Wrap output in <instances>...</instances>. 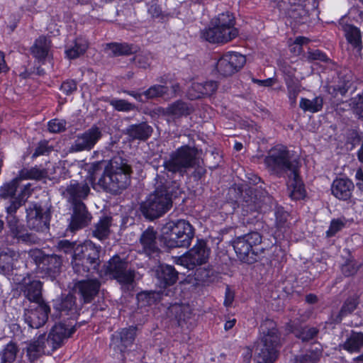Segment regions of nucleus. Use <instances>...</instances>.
Listing matches in <instances>:
<instances>
[{
    "label": "nucleus",
    "mask_w": 363,
    "mask_h": 363,
    "mask_svg": "<svg viewBox=\"0 0 363 363\" xmlns=\"http://www.w3.org/2000/svg\"><path fill=\"white\" fill-rule=\"evenodd\" d=\"M101 246H96L91 241L78 245L71 261L74 272L82 277L98 272L101 264Z\"/></svg>",
    "instance_id": "39448f33"
},
{
    "label": "nucleus",
    "mask_w": 363,
    "mask_h": 363,
    "mask_svg": "<svg viewBox=\"0 0 363 363\" xmlns=\"http://www.w3.org/2000/svg\"><path fill=\"white\" fill-rule=\"evenodd\" d=\"M262 235L257 231H251L238 236L233 241V246L238 259L242 262L253 264L263 256L264 249L260 247Z\"/></svg>",
    "instance_id": "6e6552de"
},
{
    "label": "nucleus",
    "mask_w": 363,
    "mask_h": 363,
    "mask_svg": "<svg viewBox=\"0 0 363 363\" xmlns=\"http://www.w3.org/2000/svg\"><path fill=\"white\" fill-rule=\"evenodd\" d=\"M104 267L106 274L122 285H130L134 281L135 270L129 268L128 263L118 255L113 256Z\"/></svg>",
    "instance_id": "9d476101"
},
{
    "label": "nucleus",
    "mask_w": 363,
    "mask_h": 363,
    "mask_svg": "<svg viewBox=\"0 0 363 363\" xmlns=\"http://www.w3.org/2000/svg\"><path fill=\"white\" fill-rule=\"evenodd\" d=\"M195 279L202 284H208L213 281L214 272L211 269L200 267L196 270Z\"/></svg>",
    "instance_id": "3c124183"
},
{
    "label": "nucleus",
    "mask_w": 363,
    "mask_h": 363,
    "mask_svg": "<svg viewBox=\"0 0 363 363\" xmlns=\"http://www.w3.org/2000/svg\"><path fill=\"white\" fill-rule=\"evenodd\" d=\"M109 104L118 111L128 112L136 108V106L128 102L125 99H113L109 101Z\"/></svg>",
    "instance_id": "6e6d98bb"
},
{
    "label": "nucleus",
    "mask_w": 363,
    "mask_h": 363,
    "mask_svg": "<svg viewBox=\"0 0 363 363\" xmlns=\"http://www.w3.org/2000/svg\"><path fill=\"white\" fill-rule=\"evenodd\" d=\"M322 355L320 349H315L307 352L304 354L296 357V363H318Z\"/></svg>",
    "instance_id": "8fccbe9b"
},
{
    "label": "nucleus",
    "mask_w": 363,
    "mask_h": 363,
    "mask_svg": "<svg viewBox=\"0 0 363 363\" xmlns=\"http://www.w3.org/2000/svg\"><path fill=\"white\" fill-rule=\"evenodd\" d=\"M60 89L66 95L72 94L77 90V83L72 79L65 81L62 84Z\"/></svg>",
    "instance_id": "338daca9"
},
{
    "label": "nucleus",
    "mask_w": 363,
    "mask_h": 363,
    "mask_svg": "<svg viewBox=\"0 0 363 363\" xmlns=\"http://www.w3.org/2000/svg\"><path fill=\"white\" fill-rule=\"evenodd\" d=\"M342 28L348 43H350L353 48L356 49L357 52H360L362 49V33L360 30L352 24L342 25Z\"/></svg>",
    "instance_id": "473e14b6"
},
{
    "label": "nucleus",
    "mask_w": 363,
    "mask_h": 363,
    "mask_svg": "<svg viewBox=\"0 0 363 363\" xmlns=\"http://www.w3.org/2000/svg\"><path fill=\"white\" fill-rule=\"evenodd\" d=\"M358 270V267L354 261H348L341 267V271L345 277L352 276Z\"/></svg>",
    "instance_id": "0e129e2a"
},
{
    "label": "nucleus",
    "mask_w": 363,
    "mask_h": 363,
    "mask_svg": "<svg viewBox=\"0 0 363 363\" xmlns=\"http://www.w3.org/2000/svg\"><path fill=\"white\" fill-rule=\"evenodd\" d=\"M237 202L247 212L257 211L260 208V204L255 196L253 195V190L250 188L245 189L240 191V196Z\"/></svg>",
    "instance_id": "2f4dec72"
},
{
    "label": "nucleus",
    "mask_w": 363,
    "mask_h": 363,
    "mask_svg": "<svg viewBox=\"0 0 363 363\" xmlns=\"http://www.w3.org/2000/svg\"><path fill=\"white\" fill-rule=\"evenodd\" d=\"M349 105L355 116L363 121V94H358L351 98L349 101Z\"/></svg>",
    "instance_id": "864d4df0"
},
{
    "label": "nucleus",
    "mask_w": 363,
    "mask_h": 363,
    "mask_svg": "<svg viewBox=\"0 0 363 363\" xmlns=\"http://www.w3.org/2000/svg\"><path fill=\"white\" fill-rule=\"evenodd\" d=\"M162 240L169 249L190 246L194 237V228L186 220H169L162 228Z\"/></svg>",
    "instance_id": "423d86ee"
},
{
    "label": "nucleus",
    "mask_w": 363,
    "mask_h": 363,
    "mask_svg": "<svg viewBox=\"0 0 363 363\" xmlns=\"http://www.w3.org/2000/svg\"><path fill=\"white\" fill-rule=\"evenodd\" d=\"M156 277L160 287L166 288L177 281L179 272L172 265L160 264L156 269Z\"/></svg>",
    "instance_id": "b1692460"
},
{
    "label": "nucleus",
    "mask_w": 363,
    "mask_h": 363,
    "mask_svg": "<svg viewBox=\"0 0 363 363\" xmlns=\"http://www.w3.org/2000/svg\"><path fill=\"white\" fill-rule=\"evenodd\" d=\"M112 218L109 216H103L96 224L95 229L93 230V235L100 240L108 238L110 233V227L111 225Z\"/></svg>",
    "instance_id": "58836bf2"
},
{
    "label": "nucleus",
    "mask_w": 363,
    "mask_h": 363,
    "mask_svg": "<svg viewBox=\"0 0 363 363\" xmlns=\"http://www.w3.org/2000/svg\"><path fill=\"white\" fill-rule=\"evenodd\" d=\"M20 258L18 252L6 248L0 252V272L4 275H10L13 269L14 264Z\"/></svg>",
    "instance_id": "bb28decb"
},
{
    "label": "nucleus",
    "mask_w": 363,
    "mask_h": 363,
    "mask_svg": "<svg viewBox=\"0 0 363 363\" xmlns=\"http://www.w3.org/2000/svg\"><path fill=\"white\" fill-rule=\"evenodd\" d=\"M138 48L128 43H111L106 45L105 52L110 57L129 55L137 52Z\"/></svg>",
    "instance_id": "7c9ffc66"
},
{
    "label": "nucleus",
    "mask_w": 363,
    "mask_h": 363,
    "mask_svg": "<svg viewBox=\"0 0 363 363\" xmlns=\"http://www.w3.org/2000/svg\"><path fill=\"white\" fill-rule=\"evenodd\" d=\"M131 167L121 157L115 158L107 167L96 184L102 190L118 194L130 184Z\"/></svg>",
    "instance_id": "f03ea898"
},
{
    "label": "nucleus",
    "mask_w": 363,
    "mask_h": 363,
    "mask_svg": "<svg viewBox=\"0 0 363 363\" xmlns=\"http://www.w3.org/2000/svg\"><path fill=\"white\" fill-rule=\"evenodd\" d=\"M323 106V98L321 96H318L313 99L306 98H301L299 102V107L304 112L317 113L322 110Z\"/></svg>",
    "instance_id": "4c0bfd02"
},
{
    "label": "nucleus",
    "mask_w": 363,
    "mask_h": 363,
    "mask_svg": "<svg viewBox=\"0 0 363 363\" xmlns=\"http://www.w3.org/2000/svg\"><path fill=\"white\" fill-rule=\"evenodd\" d=\"M45 169H40L37 167L30 169L23 168L19 172L18 179H40L46 177Z\"/></svg>",
    "instance_id": "de8ad7c7"
},
{
    "label": "nucleus",
    "mask_w": 363,
    "mask_h": 363,
    "mask_svg": "<svg viewBox=\"0 0 363 363\" xmlns=\"http://www.w3.org/2000/svg\"><path fill=\"white\" fill-rule=\"evenodd\" d=\"M345 224L344 223L339 220H333L330 223V225L329 229L326 232V235L328 237H332L335 235L338 231H340L343 227Z\"/></svg>",
    "instance_id": "69168bd1"
},
{
    "label": "nucleus",
    "mask_w": 363,
    "mask_h": 363,
    "mask_svg": "<svg viewBox=\"0 0 363 363\" xmlns=\"http://www.w3.org/2000/svg\"><path fill=\"white\" fill-rule=\"evenodd\" d=\"M51 41L45 36H40L35 40V43L31 47L32 55L38 60H45L48 55L50 48Z\"/></svg>",
    "instance_id": "e433bc0d"
},
{
    "label": "nucleus",
    "mask_w": 363,
    "mask_h": 363,
    "mask_svg": "<svg viewBox=\"0 0 363 363\" xmlns=\"http://www.w3.org/2000/svg\"><path fill=\"white\" fill-rule=\"evenodd\" d=\"M289 214L285 211L283 208L278 207L275 211V220L277 227L282 229L289 227Z\"/></svg>",
    "instance_id": "4d7b16f0"
},
{
    "label": "nucleus",
    "mask_w": 363,
    "mask_h": 363,
    "mask_svg": "<svg viewBox=\"0 0 363 363\" xmlns=\"http://www.w3.org/2000/svg\"><path fill=\"white\" fill-rule=\"evenodd\" d=\"M76 331V325L73 321H64L55 323L46 336L48 346L51 347L53 351L61 347L65 342Z\"/></svg>",
    "instance_id": "ddd939ff"
},
{
    "label": "nucleus",
    "mask_w": 363,
    "mask_h": 363,
    "mask_svg": "<svg viewBox=\"0 0 363 363\" xmlns=\"http://www.w3.org/2000/svg\"><path fill=\"white\" fill-rule=\"evenodd\" d=\"M7 235L17 242L34 245L40 242V239L36 234L28 232L26 227L20 222L16 216H6Z\"/></svg>",
    "instance_id": "4468645a"
},
{
    "label": "nucleus",
    "mask_w": 363,
    "mask_h": 363,
    "mask_svg": "<svg viewBox=\"0 0 363 363\" xmlns=\"http://www.w3.org/2000/svg\"><path fill=\"white\" fill-rule=\"evenodd\" d=\"M89 192L90 188L86 182L72 180L62 191V196L72 206L84 203L83 200L86 199Z\"/></svg>",
    "instance_id": "a211bd4d"
},
{
    "label": "nucleus",
    "mask_w": 363,
    "mask_h": 363,
    "mask_svg": "<svg viewBox=\"0 0 363 363\" xmlns=\"http://www.w3.org/2000/svg\"><path fill=\"white\" fill-rule=\"evenodd\" d=\"M152 56L149 52H140L135 55L133 59L134 63L139 67L146 69L151 62Z\"/></svg>",
    "instance_id": "bf43d9fd"
},
{
    "label": "nucleus",
    "mask_w": 363,
    "mask_h": 363,
    "mask_svg": "<svg viewBox=\"0 0 363 363\" xmlns=\"http://www.w3.org/2000/svg\"><path fill=\"white\" fill-rule=\"evenodd\" d=\"M235 298L234 292L228 286L225 289L224 305L226 307L231 306Z\"/></svg>",
    "instance_id": "774afa93"
},
{
    "label": "nucleus",
    "mask_w": 363,
    "mask_h": 363,
    "mask_svg": "<svg viewBox=\"0 0 363 363\" xmlns=\"http://www.w3.org/2000/svg\"><path fill=\"white\" fill-rule=\"evenodd\" d=\"M20 182V179L16 177L10 182L4 184L0 189V197L14 199L13 196L19 188Z\"/></svg>",
    "instance_id": "09e8293b"
},
{
    "label": "nucleus",
    "mask_w": 363,
    "mask_h": 363,
    "mask_svg": "<svg viewBox=\"0 0 363 363\" xmlns=\"http://www.w3.org/2000/svg\"><path fill=\"white\" fill-rule=\"evenodd\" d=\"M340 350L350 353L359 352L363 347V333L352 331L346 340L339 345Z\"/></svg>",
    "instance_id": "c9c22d12"
},
{
    "label": "nucleus",
    "mask_w": 363,
    "mask_h": 363,
    "mask_svg": "<svg viewBox=\"0 0 363 363\" xmlns=\"http://www.w3.org/2000/svg\"><path fill=\"white\" fill-rule=\"evenodd\" d=\"M170 313L174 315L179 326H183L186 319L190 318L191 313L189 307L182 305L174 304L169 308Z\"/></svg>",
    "instance_id": "a18cd8bd"
},
{
    "label": "nucleus",
    "mask_w": 363,
    "mask_h": 363,
    "mask_svg": "<svg viewBox=\"0 0 363 363\" xmlns=\"http://www.w3.org/2000/svg\"><path fill=\"white\" fill-rule=\"evenodd\" d=\"M285 82L291 106L294 107L296 104L297 96L301 91V84L298 80L292 79L290 76L285 78Z\"/></svg>",
    "instance_id": "37998d69"
},
{
    "label": "nucleus",
    "mask_w": 363,
    "mask_h": 363,
    "mask_svg": "<svg viewBox=\"0 0 363 363\" xmlns=\"http://www.w3.org/2000/svg\"><path fill=\"white\" fill-rule=\"evenodd\" d=\"M66 122L63 120L53 119L48 123V130L50 133H58L65 130Z\"/></svg>",
    "instance_id": "680f3d73"
},
{
    "label": "nucleus",
    "mask_w": 363,
    "mask_h": 363,
    "mask_svg": "<svg viewBox=\"0 0 363 363\" xmlns=\"http://www.w3.org/2000/svg\"><path fill=\"white\" fill-rule=\"evenodd\" d=\"M50 311V306L45 302L40 303L35 307L31 306L25 311V322L30 328H39L48 320Z\"/></svg>",
    "instance_id": "f3484780"
},
{
    "label": "nucleus",
    "mask_w": 363,
    "mask_h": 363,
    "mask_svg": "<svg viewBox=\"0 0 363 363\" xmlns=\"http://www.w3.org/2000/svg\"><path fill=\"white\" fill-rule=\"evenodd\" d=\"M51 213L50 209L37 203H31L26 208L27 227L36 232L49 229Z\"/></svg>",
    "instance_id": "f8f14e48"
},
{
    "label": "nucleus",
    "mask_w": 363,
    "mask_h": 363,
    "mask_svg": "<svg viewBox=\"0 0 363 363\" xmlns=\"http://www.w3.org/2000/svg\"><path fill=\"white\" fill-rule=\"evenodd\" d=\"M158 294L155 291H143L137 295V300L141 307L150 306L157 301Z\"/></svg>",
    "instance_id": "5fc2aeb1"
},
{
    "label": "nucleus",
    "mask_w": 363,
    "mask_h": 363,
    "mask_svg": "<svg viewBox=\"0 0 363 363\" xmlns=\"http://www.w3.org/2000/svg\"><path fill=\"white\" fill-rule=\"evenodd\" d=\"M102 131L96 125H93L84 133L78 134L69 147V152L90 151L101 138Z\"/></svg>",
    "instance_id": "dca6fc26"
},
{
    "label": "nucleus",
    "mask_w": 363,
    "mask_h": 363,
    "mask_svg": "<svg viewBox=\"0 0 363 363\" xmlns=\"http://www.w3.org/2000/svg\"><path fill=\"white\" fill-rule=\"evenodd\" d=\"M211 253L206 241L198 240L196 245L184 255L177 259V263L188 269H194L196 267L207 262Z\"/></svg>",
    "instance_id": "9b49d317"
},
{
    "label": "nucleus",
    "mask_w": 363,
    "mask_h": 363,
    "mask_svg": "<svg viewBox=\"0 0 363 363\" xmlns=\"http://www.w3.org/2000/svg\"><path fill=\"white\" fill-rule=\"evenodd\" d=\"M169 87L163 84H155L145 91L143 94L147 99H154L169 96Z\"/></svg>",
    "instance_id": "49530a36"
},
{
    "label": "nucleus",
    "mask_w": 363,
    "mask_h": 363,
    "mask_svg": "<svg viewBox=\"0 0 363 363\" xmlns=\"http://www.w3.org/2000/svg\"><path fill=\"white\" fill-rule=\"evenodd\" d=\"M54 308L60 312V316L69 315L70 318H72L77 314L76 298L71 294L62 296L60 299L56 301Z\"/></svg>",
    "instance_id": "393cba45"
},
{
    "label": "nucleus",
    "mask_w": 363,
    "mask_h": 363,
    "mask_svg": "<svg viewBox=\"0 0 363 363\" xmlns=\"http://www.w3.org/2000/svg\"><path fill=\"white\" fill-rule=\"evenodd\" d=\"M354 189L352 182L348 179H336L331 186L332 194L338 199L346 201L351 197Z\"/></svg>",
    "instance_id": "cd10ccee"
},
{
    "label": "nucleus",
    "mask_w": 363,
    "mask_h": 363,
    "mask_svg": "<svg viewBox=\"0 0 363 363\" xmlns=\"http://www.w3.org/2000/svg\"><path fill=\"white\" fill-rule=\"evenodd\" d=\"M308 60L312 61H320L328 62L329 60L327 55L319 50H310L307 52Z\"/></svg>",
    "instance_id": "e2e57ef3"
},
{
    "label": "nucleus",
    "mask_w": 363,
    "mask_h": 363,
    "mask_svg": "<svg viewBox=\"0 0 363 363\" xmlns=\"http://www.w3.org/2000/svg\"><path fill=\"white\" fill-rule=\"evenodd\" d=\"M29 257L33 260L38 270L53 279L60 272L62 265V257L55 254L46 255L39 249L30 250Z\"/></svg>",
    "instance_id": "1a4fd4ad"
},
{
    "label": "nucleus",
    "mask_w": 363,
    "mask_h": 363,
    "mask_svg": "<svg viewBox=\"0 0 363 363\" xmlns=\"http://www.w3.org/2000/svg\"><path fill=\"white\" fill-rule=\"evenodd\" d=\"M192 108L191 106L182 101L177 100L169 104L164 111V114L171 116L174 118H179L182 116H186L191 113Z\"/></svg>",
    "instance_id": "72a5a7b5"
},
{
    "label": "nucleus",
    "mask_w": 363,
    "mask_h": 363,
    "mask_svg": "<svg viewBox=\"0 0 363 363\" xmlns=\"http://www.w3.org/2000/svg\"><path fill=\"white\" fill-rule=\"evenodd\" d=\"M76 242H71L68 240H62L57 242V247L59 251L65 254L72 255V258L74 255L75 250L78 247Z\"/></svg>",
    "instance_id": "13d9d810"
},
{
    "label": "nucleus",
    "mask_w": 363,
    "mask_h": 363,
    "mask_svg": "<svg viewBox=\"0 0 363 363\" xmlns=\"http://www.w3.org/2000/svg\"><path fill=\"white\" fill-rule=\"evenodd\" d=\"M338 79L337 84L333 86V91L335 95L340 94L341 96H345L352 85L351 79L346 75H339Z\"/></svg>",
    "instance_id": "603ef678"
},
{
    "label": "nucleus",
    "mask_w": 363,
    "mask_h": 363,
    "mask_svg": "<svg viewBox=\"0 0 363 363\" xmlns=\"http://www.w3.org/2000/svg\"><path fill=\"white\" fill-rule=\"evenodd\" d=\"M52 147L48 145L47 140H41L38 143L34 152L32 155V158H36L40 155H48L52 150Z\"/></svg>",
    "instance_id": "052dcab7"
},
{
    "label": "nucleus",
    "mask_w": 363,
    "mask_h": 363,
    "mask_svg": "<svg viewBox=\"0 0 363 363\" xmlns=\"http://www.w3.org/2000/svg\"><path fill=\"white\" fill-rule=\"evenodd\" d=\"M100 286V281L97 279H92L77 281L74 289L84 303H90L98 294Z\"/></svg>",
    "instance_id": "aec40b11"
},
{
    "label": "nucleus",
    "mask_w": 363,
    "mask_h": 363,
    "mask_svg": "<svg viewBox=\"0 0 363 363\" xmlns=\"http://www.w3.org/2000/svg\"><path fill=\"white\" fill-rule=\"evenodd\" d=\"M260 338L255 348V363H274L279 354L280 333L276 323L270 320H264L259 327Z\"/></svg>",
    "instance_id": "7ed1b4c3"
},
{
    "label": "nucleus",
    "mask_w": 363,
    "mask_h": 363,
    "mask_svg": "<svg viewBox=\"0 0 363 363\" xmlns=\"http://www.w3.org/2000/svg\"><path fill=\"white\" fill-rule=\"evenodd\" d=\"M287 177L286 184L289 196L293 200L303 199L306 196V190L299 176V168L288 174Z\"/></svg>",
    "instance_id": "5701e85b"
},
{
    "label": "nucleus",
    "mask_w": 363,
    "mask_h": 363,
    "mask_svg": "<svg viewBox=\"0 0 363 363\" xmlns=\"http://www.w3.org/2000/svg\"><path fill=\"white\" fill-rule=\"evenodd\" d=\"M23 295L30 301L36 304L45 302L42 299V283L39 280H33L23 284L21 289Z\"/></svg>",
    "instance_id": "c85d7f7f"
},
{
    "label": "nucleus",
    "mask_w": 363,
    "mask_h": 363,
    "mask_svg": "<svg viewBox=\"0 0 363 363\" xmlns=\"http://www.w3.org/2000/svg\"><path fill=\"white\" fill-rule=\"evenodd\" d=\"M235 18L228 11L211 19L208 28L201 31V37L211 43H226L238 35Z\"/></svg>",
    "instance_id": "20e7f679"
},
{
    "label": "nucleus",
    "mask_w": 363,
    "mask_h": 363,
    "mask_svg": "<svg viewBox=\"0 0 363 363\" xmlns=\"http://www.w3.org/2000/svg\"><path fill=\"white\" fill-rule=\"evenodd\" d=\"M18 352V348L16 344L10 342L4 347L0 353L1 363H13L16 360Z\"/></svg>",
    "instance_id": "c03bdc74"
},
{
    "label": "nucleus",
    "mask_w": 363,
    "mask_h": 363,
    "mask_svg": "<svg viewBox=\"0 0 363 363\" xmlns=\"http://www.w3.org/2000/svg\"><path fill=\"white\" fill-rule=\"evenodd\" d=\"M198 150L194 147L184 145L171 152L163 162L164 170L155 177V190L140 205V211L145 219L154 220L166 213L172 206V196L182 193L174 176L183 177L189 168L198 163Z\"/></svg>",
    "instance_id": "f257e3e1"
},
{
    "label": "nucleus",
    "mask_w": 363,
    "mask_h": 363,
    "mask_svg": "<svg viewBox=\"0 0 363 363\" xmlns=\"http://www.w3.org/2000/svg\"><path fill=\"white\" fill-rule=\"evenodd\" d=\"M137 336V327L130 326L121 329L113 335V339L119 340L121 343L120 350L123 352L125 348L131 346Z\"/></svg>",
    "instance_id": "c756f323"
},
{
    "label": "nucleus",
    "mask_w": 363,
    "mask_h": 363,
    "mask_svg": "<svg viewBox=\"0 0 363 363\" xmlns=\"http://www.w3.org/2000/svg\"><path fill=\"white\" fill-rule=\"evenodd\" d=\"M264 162L268 171L278 177H285L291 172L296 171L300 166L299 161L282 145L271 148Z\"/></svg>",
    "instance_id": "0eeeda50"
},
{
    "label": "nucleus",
    "mask_w": 363,
    "mask_h": 363,
    "mask_svg": "<svg viewBox=\"0 0 363 363\" xmlns=\"http://www.w3.org/2000/svg\"><path fill=\"white\" fill-rule=\"evenodd\" d=\"M359 304L358 297L355 295L348 297L343 303L336 318L337 323L341 322L342 318L351 314Z\"/></svg>",
    "instance_id": "79ce46f5"
},
{
    "label": "nucleus",
    "mask_w": 363,
    "mask_h": 363,
    "mask_svg": "<svg viewBox=\"0 0 363 363\" xmlns=\"http://www.w3.org/2000/svg\"><path fill=\"white\" fill-rule=\"evenodd\" d=\"M29 187V184L24 185L23 187L21 189V193L18 194V197L12 199L9 206L6 208L8 214L7 216H16L15 213L17 210L25 203L23 198L30 194Z\"/></svg>",
    "instance_id": "ea45409f"
},
{
    "label": "nucleus",
    "mask_w": 363,
    "mask_h": 363,
    "mask_svg": "<svg viewBox=\"0 0 363 363\" xmlns=\"http://www.w3.org/2000/svg\"><path fill=\"white\" fill-rule=\"evenodd\" d=\"M307 317L301 315L299 318H295L290 320L288 323L291 331L295 336L300 339L302 342H309L317 337L319 333V329L315 327L304 326L301 327L299 323L306 321Z\"/></svg>",
    "instance_id": "412c9836"
},
{
    "label": "nucleus",
    "mask_w": 363,
    "mask_h": 363,
    "mask_svg": "<svg viewBox=\"0 0 363 363\" xmlns=\"http://www.w3.org/2000/svg\"><path fill=\"white\" fill-rule=\"evenodd\" d=\"M217 88L218 84L215 81L193 83L190 91H195L196 94H193L190 92L189 94L192 99H199L203 96H211L216 91Z\"/></svg>",
    "instance_id": "f704fd0d"
},
{
    "label": "nucleus",
    "mask_w": 363,
    "mask_h": 363,
    "mask_svg": "<svg viewBox=\"0 0 363 363\" xmlns=\"http://www.w3.org/2000/svg\"><path fill=\"white\" fill-rule=\"evenodd\" d=\"M88 48L86 40L82 38H77L74 43V45L65 50V55L69 59H76L84 54Z\"/></svg>",
    "instance_id": "a19ab883"
},
{
    "label": "nucleus",
    "mask_w": 363,
    "mask_h": 363,
    "mask_svg": "<svg viewBox=\"0 0 363 363\" xmlns=\"http://www.w3.org/2000/svg\"><path fill=\"white\" fill-rule=\"evenodd\" d=\"M245 63V55L237 52H228L218 60L216 69L220 75L229 77L239 72Z\"/></svg>",
    "instance_id": "2eb2a0df"
},
{
    "label": "nucleus",
    "mask_w": 363,
    "mask_h": 363,
    "mask_svg": "<svg viewBox=\"0 0 363 363\" xmlns=\"http://www.w3.org/2000/svg\"><path fill=\"white\" fill-rule=\"evenodd\" d=\"M73 213L71 217L69 228L72 231H75L88 225L91 219V214L88 212L84 203L72 205Z\"/></svg>",
    "instance_id": "4be33fe9"
},
{
    "label": "nucleus",
    "mask_w": 363,
    "mask_h": 363,
    "mask_svg": "<svg viewBox=\"0 0 363 363\" xmlns=\"http://www.w3.org/2000/svg\"><path fill=\"white\" fill-rule=\"evenodd\" d=\"M157 238V232L152 227L147 228L140 237L142 251L150 258L157 259L161 254Z\"/></svg>",
    "instance_id": "6ab92c4d"
},
{
    "label": "nucleus",
    "mask_w": 363,
    "mask_h": 363,
    "mask_svg": "<svg viewBox=\"0 0 363 363\" xmlns=\"http://www.w3.org/2000/svg\"><path fill=\"white\" fill-rule=\"evenodd\" d=\"M152 128L146 122L128 125L124 130L125 135L132 140H147L152 135Z\"/></svg>",
    "instance_id": "a878e982"
}]
</instances>
